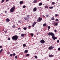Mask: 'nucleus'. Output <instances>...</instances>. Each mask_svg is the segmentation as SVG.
<instances>
[{
    "mask_svg": "<svg viewBox=\"0 0 60 60\" xmlns=\"http://www.w3.org/2000/svg\"><path fill=\"white\" fill-rule=\"evenodd\" d=\"M10 56H13V54H11L10 55Z\"/></svg>",
    "mask_w": 60,
    "mask_h": 60,
    "instance_id": "nucleus-32",
    "label": "nucleus"
},
{
    "mask_svg": "<svg viewBox=\"0 0 60 60\" xmlns=\"http://www.w3.org/2000/svg\"><path fill=\"white\" fill-rule=\"evenodd\" d=\"M4 33H5L6 34V33H7V31H4Z\"/></svg>",
    "mask_w": 60,
    "mask_h": 60,
    "instance_id": "nucleus-50",
    "label": "nucleus"
},
{
    "mask_svg": "<svg viewBox=\"0 0 60 60\" xmlns=\"http://www.w3.org/2000/svg\"><path fill=\"white\" fill-rule=\"evenodd\" d=\"M23 29L24 30H26V29H27V28L25 27V28H23Z\"/></svg>",
    "mask_w": 60,
    "mask_h": 60,
    "instance_id": "nucleus-28",
    "label": "nucleus"
},
{
    "mask_svg": "<svg viewBox=\"0 0 60 60\" xmlns=\"http://www.w3.org/2000/svg\"><path fill=\"white\" fill-rule=\"evenodd\" d=\"M31 27V26H28V27H29V28H30V27Z\"/></svg>",
    "mask_w": 60,
    "mask_h": 60,
    "instance_id": "nucleus-49",
    "label": "nucleus"
},
{
    "mask_svg": "<svg viewBox=\"0 0 60 60\" xmlns=\"http://www.w3.org/2000/svg\"><path fill=\"white\" fill-rule=\"evenodd\" d=\"M57 43H59V40H57Z\"/></svg>",
    "mask_w": 60,
    "mask_h": 60,
    "instance_id": "nucleus-44",
    "label": "nucleus"
},
{
    "mask_svg": "<svg viewBox=\"0 0 60 60\" xmlns=\"http://www.w3.org/2000/svg\"><path fill=\"white\" fill-rule=\"evenodd\" d=\"M53 56V55H49V57H52Z\"/></svg>",
    "mask_w": 60,
    "mask_h": 60,
    "instance_id": "nucleus-11",
    "label": "nucleus"
},
{
    "mask_svg": "<svg viewBox=\"0 0 60 60\" xmlns=\"http://www.w3.org/2000/svg\"><path fill=\"white\" fill-rule=\"evenodd\" d=\"M15 58L16 59H17V58H18V57L17 56H15Z\"/></svg>",
    "mask_w": 60,
    "mask_h": 60,
    "instance_id": "nucleus-37",
    "label": "nucleus"
},
{
    "mask_svg": "<svg viewBox=\"0 0 60 60\" xmlns=\"http://www.w3.org/2000/svg\"><path fill=\"white\" fill-rule=\"evenodd\" d=\"M7 54L8 55H9V54H10V52H9L7 53Z\"/></svg>",
    "mask_w": 60,
    "mask_h": 60,
    "instance_id": "nucleus-47",
    "label": "nucleus"
},
{
    "mask_svg": "<svg viewBox=\"0 0 60 60\" xmlns=\"http://www.w3.org/2000/svg\"><path fill=\"white\" fill-rule=\"evenodd\" d=\"M23 3V2L22 1H21L20 2V4H22Z\"/></svg>",
    "mask_w": 60,
    "mask_h": 60,
    "instance_id": "nucleus-21",
    "label": "nucleus"
},
{
    "mask_svg": "<svg viewBox=\"0 0 60 60\" xmlns=\"http://www.w3.org/2000/svg\"><path fill=\"white\" fill-rule=\"evenodd\" d=\"M10 21V19H9L8 18H7L6 19V21L7 22H9Z\"/></svg>",
    "mask_w": 60,
    "mask_h": 60,
    "instance_id": "nucleus-10",
    "label": "nucleus"
},
{
    "mask_svg": "<svg viewBox=\"0 0 60 60\" xmlns=\"http://www.w3.org/2000/svg\"><path fill=\"white\" fill-rule=\"evenodd\" d=\"M49 15H46V17H49Z\"/></svg>",
    "mask_w": 60,
    "mask_h": 60,
    "instance_id": "nucleus-46",
    "label": "nucleus"
},
{
    "mask_svg": "<svg viewBox=\"0 0 60 60\" xmlns=\"http://www.w3.org/2000/svg\"><path fill=\"white\" fill-rule=\"evenodd\" d=\"M34 57L36 58V59H37V56H34Z\"/></svg>",
    "mask_w": 60,
    "mask_h": 60,
    "instance_id": "nucleus-30",
    "label": "nucleus"
},
{
    "mask_svg": "<svg viewBox=\"0 0 60 60\" xmlns=\"http://www.w3.org/2000/svg\"><path fill=\"white\" fill-rule=\"evenodd\" d=\"M45 8L48 9V5H46L45 6Z\"/></svg>",
    "mask_w": 60,
    "mask_h": 60,
    "instance_id": "nucleus-17",
    "label": "nucleus"
},
{
    "mask_svg": "<svg viewBox=\"0 0 60 60\" xmlns=\"http://www.w3.org/2000/svg\"><path fill=\"white\" fill-rule=\"evenodd\" d=\"M54 19H55L53 17L52 18L50 19V20H53Z\"/></svg>",
    "mask_w": 60,
    "mask_h": 60,
    "instance_id": "nucleus-20",
    "label": "nucleus"
},
{
    "mask_svg": "<svg viewBox=\"0 0 60 60\" xmlns=\"http://www.w3.org/2000/svg\"><path fill=\"white\" fill-rule=\"evenodd\" d=\"M55 20L56 21H58V19H56Z\"/></svg>",
    "mask_w": 60,
    "mask_h": 60,
    "instance_id": "nucleus-34",
    "label": "nucleus"
},
{
    "mask_svg": "<svg viewBox=\"0 0 60 60\" xmlns=\"http://www.w3.org/2000/svg\"><path fill=\"white\" fill-rule=\"evenodd\" d=\"M56 26H57V25H58V23H56L55 24H54Z\"/></svg>",
    "mask_w": 60,
    "mask_h": 60,
    "instance_id": "nucleus-26",
    "label": "nucleus"
},
{
    "mask_svg": "<svg viewBox=\"0 0 60 60\" xmlns=\"http://www.w3.org/2000/svg\"><path fill=\"white\" fill-rule=\"evenodd\" d=\"M52 38L54 40H55L57 39V38L54 36V35L52 36Z\"/></svg>",
    "mask_w": 60,
    "mask_h": 60,
    "instance_id": "nucleus-6",
    "label": "nucleus"
},
{
    "mask_svg": "<svg viewBox=\"0 0 60 60\" xmlns=\"http://www.w3.org/2000/svg\"><path fill=\"white\" fill-rule=\"evenodd\" d=\"M42 17H45V16H44V15H42Z\"/></svg>",
    "mask_w": 60,
    "mask_h": 60,
    "instance_id": "nucleus-52",
    "label": "nucleus"
},
{
    "mask_svg": "<svg viewBox=\"0 0 60 60\" xmlns=\"http://www.w3.org/2000/svg\"><path fill=\"white\" fill-rule=\"evenodd\" d=\"M33 11L34 12L36 11H37V8L36 7L34 8Z\"/></svg>",
    "mask_w": 60,
    "mask_h": 60,
    "instance_id": "nucleus-9",
    "label": "nucleus"
},
{
    "mask_svg": "<svg viewBox=\"0 0 60 60\" xmlns=\"http://www.w3.org/2000/svg\"><path fill=\"white\" fill-rule=\"evenodd\" d=\"M0 53H1V52H0Z\"/></svg>",
    "mask_w": 60,
    "mask_h": 60,
    "instance_id": "nucleus-57",
    "label": "nucleus"
},
{
    "mask_svg": "<svg viewBox=\"0 0 60 60\" xmlns=\"http://www.w3.org/2000/svg\"><path fill=\"white\" fill-rule=\"evenodd\" d=\"M15 26L14 25H13L12 26V27L13 28H15Z\"/></svg>",
    "mask_w": 60,
    "mask_h": 60,
    "instance_id": "nucleus-33",
    "label": "nucleus"
},
{
    "mask_svg": "<svg viewBox=\"0 0 60 60\" xmlns=\"http://www.w3.org/2000/svg\"><path fill=\"white\" fill-rule=\"evenodd\" d=\"M48 35L49 36H52L53 35H54V33H53L52 32H49L48 33Z\"/></svg>",
    "mask_w": 60,
    "mask_h": 60,
    "instance_id": "nucleus-3",
    "label": "nucleus"
},
{
    "mask_svg": "<svg viewBox=\"0 0 60 60\" xmlns=\"http://www.w3.org/2000/svg\"><path fill=\"white\" fill-rule=\"evenodd\" d=\"M12 39L13 40H17L18 39V36L16 35L12 37Z\"/></svg>",
    "mask_w": 60,
    "mask_h": 60,
    "instance_id": "nucleus-1",
    "label": "nucleus"
},
{
    "mask_svg": "<svg viewBox=\"0 0 60 60\" xmlns=\"http://www.w3.org/2000/svg\"><path fill=\"white\" fill-rule=\"evenodd\" d=\"M37 35H38V34H37Z\"/></svg>",
    "mask_w": 60,
    "mask_h": 60,
    "instance_id": "nucleus-58",
    "label": "nucleus"
},
{
    "mask_svg": "<svg viewBox=\"0 0 60 60\" xmlns=\"http://www.w3.org/2000/svg\"><path fill=\"white\" fill-rule=\"evenodd\" d=\"M14 7H13L11 8L10 10V11L11 12H13L14 10L15 9V6H14Z\"/></svg>",
    "mask_w": 60,
    "mask_h": 60,
    "instance_id": "nucleus-2",
    "label": "nucleus"
},
{
    "mask_svg": "<svg viewBox=\"0 0 60 60\" xmlns=\"http://www.w3.org/2000/svg\"><path fill=\"white\" fill-rule=\"evenodd\" d=\"M18 30H19L20 29H21L20 28H18Z\"/></svg>",
    "mask_w": 60,
    "mask_h": 60,
    "instance_id": "nucleus-48",
    "label": "nucleus"
},
{
    "mask_svg": "<svg viewBox=\"0 0 60 60\" xmlns=\"http://www.w3.org/2000/svg\"><path fill=\"white\" fill-rule=\"evenodd\" d=\"M4 1V0H2L1 1V3H3Z\"/></svg>",
    "mask_w": 60,
    "mask_h": 60,
    "instance_id": "nucleus-31",
    "label": "nucleus"
},
{
    "mask_svg": "<svg viewBox=\"0 0 60 60\" xmlns=\"http://www.w3.org/2000/svg\"><path fill=\"white\" fill-rule=\"evenodd\" d=\"M42 5V3H40L39 4V6H41Z\"/></svg>",
    "mask_w": 60,
    "mask_h": 60,
    "instance_id": "nucleus-14",
    "label": "nucleus"
},
{
    "mask_svg": "<svg viewBox=\"0 0 60 60\" xmlns=\"http://www.w3.org/2000/svg\"><path fill=\"white\" fill-rule=\"evenodd\" d=\"M6 0V2H8V1H9V0Z\"/></svg>",
    "mask_w": 60,
    "mask_h": 60,
    "instance_id": "nucleus-51",
    "label": "nucleus"
},
{
    "mask_svg": "<svg viewBox=\"0 0 60 60\" xmlns=\"http://www.w3.org/2000/svg\"><path fill=\"white\" fill-rule=\"evenodd\" d=\"M21 37H24V36H25V35H24V34H21Z\"/></svg>",
    "mask_w": 60,
    "mask_h": 60,
    "instance_id": "nucleus-15",
    "label": "nucleus"
},
{
    "mask_svg": "<svg viewBox=\"0 0 60 60\" xmlns=\"http://www.w3.org/2000/svg\"><path fill=\"white\" fill-rule=\"evenodd\" d=\"M21 21H19L18 22L19 23H21Z\"/></svg>",
    "mask_w": 60,
    "mask_h": 60,
    "instance_id": "nucleus-36",
    "label": "nucleus"
},
{
    "mask_svg": "<svg viewBox=\"0 0 60 60\" xmlns=\"http://www.w3.org/2000/svg\"><path fill=\"white\" fill-rule=\"evenodd\" d=\"M36 2H37V0H35L34 1V3H36Z\"/></svg>",
    "mask_w": 60,
    "mask_h": 60,
    "instance_id": "nucleus-23",
    "label": "nucleus"
},
{
    "mask_svg": "<svg viewBox=\"0 0 60 60\" xmlns=\"http://www.w3.org/2000/svg\"><path fill=\"white\" fill-rule=\"evenodd\" d=\"M26 7V6L25 5H24L22 7L23 8H25Z\"/></svg>",
    "mask_w": 60,
    "mask_h": 60,
    "instance_id": "nucleus-24",
    "label": "nucleus"
},
{
    "mask_svg": "<svg viewBox=\"0 0 60 60\" xmlns=\"http://www.w3.org/2000/svg\"><path fill=\"white\" fill-rule=\"evenodd\" d=\"M7 11H5V13H6H6H7Z\"/></svg>",
    "mask_w": 60,
    "mask_h": 60,
    "instance_id": "nucleus-53",
    "label": "nucleus"
},
{
    "mask_svg": "<svg viewBox=\"0 0 60 60\" xmlns=\"http://www.w3.org/2000/svg\"><path fill=\"white\" fill-rule=\"evenodd\" d=\"M27 52H28V51L27 50H25L24 51V53H27Z\"/></svg>",
    "mask_w": 60,
    "mask_h": 60,
    "instance_id": "nucleus-18",
    "label": "nucleus"
},
{
    "mask_svg": "<svg viewBox=\"0 0 60 60\" xmlns=\"http://www.w3.org/2000/svg\"><path fill=\"white\" fill-rule=\"evenodd\" d=\"M55 3L54 2H53L52 3V4H55Z\"/></svg>",
    "mask_w": 60,
    "mask_h": 60,
    "instance_id": "nucleus-38",
    "label": "nucleus"
},
{
    "mask_svg": "<svg viewBox=\"0 0 60 60\" xmlns=\"http://www.w3.org/2000/svg\"><path fill=\"white\" fill-rule=\"evenodd\" d=\"M58 50H59L60 51V48H58Z\"/></svg>",
    "mask_w": 60,
    "mask_h": 60,
    "instance_id": "nucleus-42",
    "label": "nucleus"
},
{
    "mask_svg": "<svg viewBox=\"0 0 60 60\" xmlns=\"http://www.w3.org/2000/svg\"><path fill=\"white\" fill-rule=\"evenodd\" d=\"M13 56H15V55H16V54L15 53H13Z\"/></svg>",
    "mask_w": 60,
    "mask_h": 60,
    "instance_id": "nucleus-35",
    "label": "nucleus"
},
{
    "mask_svg": "<svg viewBox=\"0 0 60 60\" xmlns=\"http://www.w3.org/2000/svg\"><path fill=\"white\" fill-rule=\"evenodd\" d=\"M31 15H28L27 16V18L28 19H29L30 18V17Z\"/></svg>",
    "mask_w": 60,
    "mask_h": 60,
    "instance_id": "nucleus-12",
    "label": "nucleus"
},
{
    "mask_svg": "<svg viewBox=\"0 0 60 60\" xmlns=\"http://www.w3.org/2000/svg\"><path fill=\"white\" fill-rule=\"evenodd\" d=\"M36 23H37V22H34V23H33L32 26L33 27H34V26H35V25Z\"/></svg>",
    "mask_w": 60,
    "mask_h": 60,
    "instance_id": "nucleus-7",
    "label": "nucleus"
},
{
    "mask_svg": "<svg viewBox=\"0 0 60 60\" xmlns=\"http://www.w3.org/2000/svg\"><path fill=\"white\" fill-rule=\"evenodd\" d=\"M11 40V38H8V40L9 41Z\"/></svg>",
    "mask_w": 60,
    "mask_h": 60,
    "instance_id": "nucleus-43",
    "label": "nucleus"
},
{
    "mask_svg": "<svg viewBox=\"0 0 60 60\" xmlns=\"http://www.w3.org/2000/svg\"><path fill=\"white\" fill-rule=\"evenodd\" d=\"M55 16H56V17H57L58 16V14H55Z\"/></svg>",
    "mask_w": 60,
    "mask_h": 60,
    "instance_id": "nucleus-39",
    "label": "nucleus"
},
{
    "mask_svg": "<svg viewBox=\"0 0 60 60\" xmlns=\"http://www.w3.org/2000/svg\"><path fill=\"white\" fill-rule=\"evenodd\" d=\"M3 49H1V50L0 51V52H2V51H3Z\"/></svg>",
    "mask_w": 60,
    "mask_h": 60,
    "instance_id": "nucleus-27",
    "label": "nucleus"
},
{
    "mask_svg": "<svg viewBox=\"0 0 60 60\" xmlns=\"http://www.w3.org/2000/svg\"><path fill=\"white\" fill-rule=\"evenodd\" d=\"M42 18H41L40 17H39L38 19L37 20L38 22H41L42 20Z\"/></svg>",
    "mask_w": 60,
    "mask_h": 60,
    "instance_id": "nucleus-4",
    "label": "nucleus"
},
{
    "mask_svg": "<svg viewBox=\"0 0 60 60\" xmlns=\"http://www.w3.org/2000/svg\"><path fill=\"white\" fill-rule=\"evenodd\" d=\"M54 48V47L53 46H50L49 48V49L50 50H51V49H53Z\"/></svg>",
    "mask_w": 60,
    "mask_h": 60,
    "instance_id": "nucleus-8",
    "label": "nucleus"
},
{
    "mask_svg": "<svg viewBox=\"0 0 60 60\" xmlns=\"http://www.w3.org/2000/svg\"><path fill=\"white\" fill-rule=\"evenodd\" d=\"M26 56H29V54H26Z\"/></svg>",
    "mask_w": 60,
    "mask_h": 60,
    "instance_id": "nucleus-40",
    "label": "nucleus"
},
{
    "mask_svg": "<svg viewBox=\"0 0 60 60\" xmlns=\"http://www.w3.org/2000/svg\"><path fill=\"white\" fill-rule=\"evenodd\" d=\"M40 42L41 43L43 44V43H45V41L43 39H42L40 41Z\"/></svg>",
    "mask_w": 60,
    "mask_h": 60,
    "instance_id": "nucleus-5",
    "label": "nucleus"
},
{
    "mask_svg": "<svg viewBox=\"0 0 60 60\" xmlns=\"http://www.w3.org/2000/svg\"><path fill=\"white\" fill-rule=\"evenodd\" d=\"M54 32L55 33H56V30H54Z\"/></svg>",
    "mask_w": 60,
    "mask_h": 60,
    "instance_id": "nucleus-45",
    "label": "nucleus"
},
{
    "mask_svg": "<svg viewBox=\"0 0 60 60\" xmlns=\"http://www.w3.org/2000/svg\"><path fill=\"white\" fill-rule=\"evenodd\" d=\"M30 35L32 36V37H33L34 36V34L33 33H31L30 34Z\"/></svg>",
    "mask_w": 60,
    "mask_h": 60,
    "instance_id": "nucleus-22",
    "label": "nucleus"
},
{
    "mask_svg": "<svg viewBox=\"0 0 60 60\" xmlns=\"http://www.w3.org/2000/svg\"><path fill=\"white\" fill-rule=\"evenodd\" d=\"M55 23H53V25H54V24L55 25Z\"/></svg>",
    "mask_w": 60,
    "mask_h": 60,
    "instance_id": "nucleus-54",
    "label": "nucleus"
},
{
    "mask_svg": "<svg viewBox=\"0 0 60 60\" xmlns=\"http://www.w3.org/2000/svg\"><path fill=\"white\" fill-rule=\"evenodd\" d=\"M2 46H0V49H1V48H2Z\"/></svg>",
    "mask_w": 60,
    "mask_h": 60,
    "instance_id": "nucleus-41",
    "label": "nucleus"
},
{
    "mask_svg": "<svg viewBox=\"0 0 60 60\" xmlns=\"http://www.w3.org/2000/svg\"><path fill=\"white\" fill-rule=\"evenodd\" d=\"M24 19H25V20H27L28 19L27 17H25L24 18Z\"/></svg>",
    "mask_w": 60,
    "mask_h": 60,
    "instance_id": "nucleus-13",
    "label": "nucleus"
},
{
    "mask_svg": "<svg viewBox=\"0 0 60 60\" xmlns=\"http://www.w3.org/2000/svg\"><path fill=\"white\" fill-rule=\"evenodd\" d=\"M43 26H47V24L46 23H44L43 24Z\"/></svg>",
    "mask_w": 60,
    "mask_h": 60,
    "instance_id": "nucleus-16",
    "label": "nucleus"
},
{
    "mask_svg": "<svg viewBox=\"0 0 60 60\" xmlns=\"http://www.w3.org/2000/svg\"><path fill=\"white\" fill-rule=\"evenodd\" d=\"M49 9H53V7H52H52H49Z\"/></svg>",
    "mask_w": 60,
    "mask_h": 60,
    "instance_id": "nucleus-25",
    "label": "nucleus"
},
{
    "mask_svg": "<svg viewBox=\"0 0 60 60\" xmlns=\"http://www.w3.org/2000/svg\"><path fill=\"white\" fill-rule=\"evenodd\" d=\"M23 47H26V45L25 44H23Z\"/></svg>",
    "mask_w": 60,
    "mask_h": 60,
    "instance_id": "nucleus-29",
    "label": "nucleus"
},
{
    "mask_svg": "<svg viewBox=\"0 0 60 60\" xmlns=\"http://www.w3.org/2000/svg\"><path fill=\"white\" fill-rule=\"evenodd\" d=\"M35 31H37V30H35Z\"/></svg>",
    "mask_w": 60,
    "mask_h": 60,
    "instance_id": "nucleus-56",
    "label": "nucleus"
},
{
    "mask_svg": "<svg viewBox=\"0 0 60 60\" xmlns=\"http://www.w3.org/2000/svg\"><path fill=\"white\" fill-rule=\"evenodd\" d=\"M50 28V26H49L48 27V30H49V29Z\"/></svg>",
    "mask_w": 60,
    "mask_h": 60,
    "instance_id": "nucleus-19",
    "label": "nucleus"
},
{
    "mask_svg": "<svg viewBox=\"0 0 60 60\" xmlns=\"http://www.w3.org/2000/svg\"><path fill=\"white\" fill-rule=\"evenodd\" d=\"M39 8V9H40V8H41L40 7V8Z\"/></svg>",
    "mask_w": 60,
    "mask_h": 60,
    "instance_id": "nucleus-55",
    "label": "nucleus"
}]
</instances>
